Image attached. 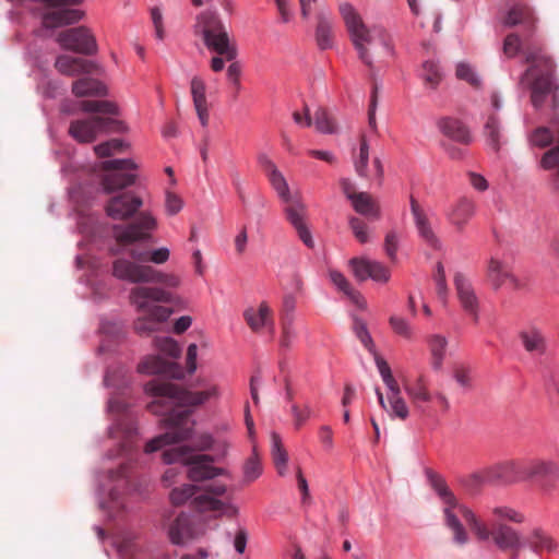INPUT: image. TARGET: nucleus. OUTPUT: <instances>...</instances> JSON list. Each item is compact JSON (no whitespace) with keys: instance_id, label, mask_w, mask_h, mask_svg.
Masks as SVG:
<instances>
[{"instance_id":"46","label":"nucleus","mask_w":559,"mask_h":559,"mask_svg":"<svg viewBox=\"0 0 559 559\" xmlns=\"http://www.w3.org/2000/svg\"><path fill=\"white\" fill-rule=\"evenodd\" d=\"M491 477H489V466L474 472L462 479V485L469 491L478 490L485 484H491Z\"/></svg>"},{"instance_id":"51","label":"nucleus","mask_w":559,"mask_h":559,"mask_svg":"<svg viewBox=\"0 0 559 559\" xmlns=\"http://www.w3.org/2000/svg\"><path fill=\"white\" fill-rule=\"evenodd\" d=\"M492 514L498 520H506L516 524L525 522V516L523 513L509 507H495L492 509Z\"/></svg>"},{"instance_id":"53","label":"nucleus","mask_w":559,"mask_h":559,"mask_svg":"<svg viewBox=\"0 0 559 559\" xmlns=\"http://www.w3.org/2000/svg\"><path fill=\"white\" fill-rule=\"evenodd\" d=\"M241 71L242 70H241V66L239 62H233L227 68L226 75L233 86L231 96H233L234 100H236L238 98L239 92L241 90V83H240Z\"/></svg>"},{"instance_id":"43","label":"nucleus","mask_w":559,"mask_h":559,"mask_svg":"<svg viewBox=\"0 0 559 559\" xmlns=\"http://www.w3.org/2000/svg\"><path fill=\"white\" fill-rule=\"evenodd\" d=\"M420 78L426 87L436 90L442 81V72L433 61H425L421 66Z\"/></svg>"},{"instance_id":"15","label":"nucleus","mask_w":559,"mask_h":559,"mask_svg":"<svg viewBox=\"0 0 559 559\" xmlns=\"http://www.w3.org/2000/svg\"><path fill=\"white\" fill-rule=\"evenodd\" d=\"M284 203V214L287 222L295 228L300 240L309 248H312L314 242L310 230L308 229L305 219L307 209L298 194L288 198Z\"/></svg>"},{"instance_id":"20","label":"nucleus","mask_w":559,"mask_h":559,"mask_svg":"<svg viewBox=\"0 0 559 559\" xmlns=\"http://www.w3.org/2000/svg\"><path fill=\"white\" fill-rule=\"evenodd\" d=\"M476 202L467 197L459 198L448 210L447 218L456 231L462 233L476 213Z\"/></svg>"},{"instance_id":"55","label":"nucleus","mask_w":559,"mask_h":559,"mask_svg":"<svg viewBox=\"0 0 559 559\" xmlns=\"http://www.w3.org/2000/svg\"><path fill=\"white\" fill-rule=\"evenodd\" d=\"M523 44L516 33H511L503 40L502 51L507 58H514L522 49Z\"/></svg>"},{"instance_id":"31","label":"nucleus","mask_w":559,"mask_h":559,"mask_svg":"<svg viewBox=\"0 0 559 559\" xmlns=\"http://www.w3.org/2000/svg\"><path fill=\"white\" fill-rule=\"evenodd\" d=\"M504 26L514 27L516 25L524 26L527 31L535 27L536 17L533 10L523 3L513 4L502 19Z\"/></svg>"},{"instance_id":"35","label":"nucleus","mask_w":559,"mask_h":559,"mask_svg":"<svg viewBox=\"0 0 559 559\" xmlns=\"http://www.w3.org/2000/svg\"><path fill=\"white\" fill-rule=\"evenodd\" d=\"M429 352H430V364L433 370L440 371L443 366L445 357V349L448 346V340L445 336L440 334H432L427 338Z\"/></svg>"},{"instance_id":"29","label":"nucleus","mask_w":559,"mask_h":559,"mask_svg":"<svg viewBox=\"0 0 559 559\" xmlns=\"http://www.w3.org/2000/svg\"><path fill=\"white\" fill-rule=\"evenodd\" d=\"M243 318L253 332H260L263 328H269L274 332V321L272 310L266 302H261L258 308H248L243 312Z\"/></svg>"},{"instance_id":"18","label":"nucleus","mask_w":559,"mask_h":559,"mask_svg":"<svg viewBox=\"0 0 559 559\" xmlns=\"http://www.w3.org/2000/svg\"><path fill=\"white\" fill-rule=\"evenodd\" d=\"M523 545L537 556L555 554L559 549L558 540L542 526L531 528L524 537Z\"/></svg>"},{"instance_id":"26","label":"nucleus","mask_w":559,"mask_h":559,"mask_svg":"<svg viewBox=\"0 0 559 559\" xmlns=\"http://www.w3.org/2000/svg\"><path fill=\"white\" fill-rule=\"evenodd\" d=\"M454 285L463 309L473 317L474 321H477L478 300L471 283L463 274L456 273L454 276Z\"/></svg>"},{"instance_id":"4","label":"nucleus","mask_w":559,"mask_h":559,"mask_svg":"<svg viewBox=\"0 0 559 559\" xmlns=\"http://www.w3.org/2000/svg\"><path fill=\"white\" fill-rule=\"evenodd\" d=\"M129 299L143 316L134 322V330L140 335L150 334L157 330L158 325L166 321L171 311L163 306L151 305L154 302H170L171 294L160 287L135 286L130 290Z\"/></svg>"},{"instance_id":"60","label":"nucleus","mask_w":559,"mask_h":559,"mask_svg":"<svg viewBox=\"0 0 559 559\" xmlns=\"http://www.w3.org/2000/svg\"><path fill=\"white\" fill-rule=\"evenodd\" d=\"M433 280L436 283V289H437L438 297L442 301H445L447 295H448V286H447L444 267L441 262H438L436 265V273L433 275Z\"/></svg>"},{"instance_id":"34","label":"nucleus","mask_w":559,"mask_h":559,"mask_svg":"<svg viewBox=\"0 0 559 559\" xmlns=\"http://www.w3.org/2000/svg\"><path fill=\"white\" fill-rule=\"evenodd\" d=\"M404 389L416 408L420 409L424 403H429L432 400V394L423 376L414 382H406Z\"/></svg>"},{"instance_id":"8","label":"nucleus","mask_w":559,"mask_h":559,"mask_svg":"<svg viewBox=\"0 0 559 559\" xmlns=\"http://www.w3.org/2000/svg\"><path fill=\"white\" fill-rule=\"evenodd\" d=\"M112 274L131 283H155L166 287H178L180 278L175 274H168L154 269L148 264H141L127 259H117L112 264Z\"/></svg>"},{"instance_id":"33","label":"nucleus","mask_w":559,"mask_h":559,"mask_svg":"<svg viewBox=\"0 0 559 559\" xmlns=\"http://www.w3.org/2000/svg\"><path fill=\"white\" fill-rule=\"evenodd\" d=\"M191 96L198 118L203 127L209 123V108L206 100V86L200 76H193L190 82Z\"/></svg>"},{"instance_id":"59","label":"nucleus","mask_w":559,"mask_h":559,"mask_svg":"<svg viewBox=\"0 0 559 559\" xmlns=\"http://www.w3.org/2000/svg\"><path fill=\"white\" fill-rule=\"evenodd\" d=\"M155 346L162 353L173 357L178 358L180 356L181 349L178 343L170 337H162L155 340Z\"/></svg>"},{"instance_id":"50","label":"nucleus","mask_w":559,"mask_h":559,"mask_svg":"<svg viewBox=\"0 0 559 559\" xmlns=\"http://www.w3.org/2000/svg\"><path fill=\"white\" fill-rule=\"evenodd\" d=\"M368 160H369V145L367 143L366 136L361 135L359 155L357 158H355V162H354L356 173L360 177L368 176V174H367Z\"/></svg>"},{"instance_id":"24","label":"nucleus","mask_w":559,"mask_h":559,"mask_svg":"<svg viewBox=\"0 0 559 559\" xmlns=\"http://www.w3.org/2000/svg\"><path fill=\"white\" fill-rule=\"evenodd\" d=\"M138 370L146 374H166L174 379H182V368L177 362L167 361L159 356H147L142 360Z\"/></svg>"},{"instance_id":"22","label":"nucleus","mask_w":559,"mask_h":559,"mask_svg":"<svg viewBox=\"0 0 559 559\" xmlns=\"http://www.w3.org/2000/svg\"><path fill=\"white\" fill-rule=\"evenodd\" d=\"M539 478L546 483L559 478V466L551 460L532 459L524 461V480Z\"/></svg>"},{"instance_id":"13","label":"nucleus","mask_w":559,"mask_h":559,"mask_svg":"<svg viewBox=\"0 0 559 559\" xmlns=\"http://www.w3.org/2000/svg\"><path fill=\"white\" fill-rule=\"evenodd\" d=\"M227 487L224 484H211L205 488L204 493L199 495L191 500V504L200 512L213 511L228 518H234L238 513L237 507H235L229 500L222 501L217 499V497L225 495Z\"/></svg>"},{"instance_id":"56","label":"nucleus","mask_w":559,"mask_h":559,"mask_svg":"<svg viewBox=\"0 0 559 559\" xmlns=\"http://www.w3.org/2000/svg\"><path fill=\"white\" fill-rule=\"evenodd\" d=\"M372 354L374 355L376 365L378 367L380 376H381L383 382L385 383V385L388 386V389L395 388V385H397L399 383L395 380V378L393 377L391 368L388 365V362L382 357H380L376 353V350Z\"/></svg>"},{"instance_id":"47","label":"nucleus","mask_w":559,"mask_h":559,"mask_svg":"<svg viewBox=\"0 0 559 559\" xmlns=\"http://www.w3.org/2000/svg\"><path fill=\"white\" fill-rule=\"evenodd\" d=\"M128 467L124 463H121L119 468L117 471H109L108 478L110 481L117 483L116 486L109 489V495L112 500L118 499L119 490L124 488L129 480H128Z\"/></svg>"},{"instance_id":"57","label":"nucleus","mask_w":559,"mask_h":559,"mask_svg":"<svg viewBox=\"0 0 559 559\" xmlns=\"http://www.w3.org/2000/svg\"><path fill=\"white\" fill-rule=\"evenodd\" d=\"M197 489L198 488L194 485H183L180 488H175L170 492V501L175 506L183 504L195 495Z\"/></svg>"},{"instance_id":"42","label":"nucleus","mask_w":559,"mask_h":559,"mask_svg":"<svg viewBox=\"0 0 559 559\" xmlns=\"http://www.w3.org/2000/svg\"><path fill=\"white\" fill-rule=\"evenodd\" d=\"M352 204L355 211L361 215L374 218L379 217V209L371 195L367 192H359V194L355 195L352 200Z\"/></svg>"},{"instance_id":"16","label":"nucleus","mask_w":559,"mask_h":559,"mask_svg":"<svg viewBox=\"0 0 559 559\" xmlns=\"http://www.w3.org/2000/svg\"><path fill=\"white\" fill-rule=\"evenodd\" d=\"M143 205L140 195L132 191H121L112 195L106 203L107 215L112 219L127 221Z\"/></svg>"},{"instance_id":"27","label":"nucleus","mask_w":559,"mask_h":559,"mask_svg":"<svg viewBox=\"0 0 559 559\" xmlns=\"http://www.w3.org/2000/svg\"><path fill=\"white\" fill-rule=\"evenodd\" d=\"M334 20L331 13L319 12L317 14V25L314 39L320 50H328L334 46Z\"/></svg>"},{"instance_id":"30","label":"nucleus","mask_w":559,"mask_h":559,"mask_svg":"<svg viewBox=\"0 0 559 559\" xmlns=\"http://www.w3.org/2000/svg\"><path fill=\"white\" fill-rule=\"evenodd\" d=\"M376 394L379 401L380 406L385 409L390 416L397 417L401 420H405L408 417L409 411L406 405L405 400L401 396L400 385H395V388H390L388 393V401L390 407L388 408L384 397L380 389H376Z\"/></svg>"},{"instance_id":"45","label":"nucleus","mask_w":559,"mask_h":559,"mask_svg":"<svg viewBox=\"0 0 559 559\" xmlns=\"http://www.w3.org/2000/svg\"><path fill=\"white\" fill-rule=\"evenodd\" d=\"M81 108L86 112H97L108 116L119 115L118 106L109 100H83L81 103Z\"/></svg>"},{"instance_id":"11","label":"nucleus","mask_w":559,"mask_h":559,"mask_svg":"<svg viewBox=\"0 0 559 559\" xmlns=\"http://www.w3.org/2000/svg\"><path fill=\"white\" fill-rule=\"evenodd\" d=\"M124 129L120 120L94 116L71 122L69 132L79 142L88 143L94 141L99 132H122Z\"/></svg>"},{"instance_id":"49","label":"nucleus","mask_w":559,"mask_h":559,"mask_svg":"<svg viewBox=\"0 0 559 559\" xmlns=\"http://www.w3.org/2000/svg\"><path fill=\"white\" fill-rule=\"evenodd\" d=\"M452 377L465 391L473 389L472 368L465 364H455L452 369Z\"/></svg>"},{"instance_id":"10","label":"nucleus","mask_w":559,"mask_h":559,"mask_svg":"<svg viewBox=\"0 0 559 559\" xmlns=\"http://www.w3.org/2000/svg\"><path fill=\"white\" fill-rule=\"evenodd\" d=\"M100 168L106 171L102 177V186L105 192L111 193L132 186L136 180V175L129 173L136 168L131 159H111L100 164Z\"/></svg>"},{"instance_id":"19","label":"nucleus","mask_w":559,"mask_h":559,"mask_svg":"<svg viewBox=\"0 0 559 559\" xmlns=\"http://www.w3.org/2000/svg\"><path fill=\"white\" fill-rule=\"evenodd\" d=\"M411 212L414 217L417 233L423 241L430 248L440 250L442 248V243L435 233L428 215L413 197L411 198Z\"/></svg>"},{"instance_id":"58","label":"nucleus","mask_w":559,"mask_h":559,"mask_svg":"<svg viewBox=\"0 0 559 559\" xmlns=\"http://www.w3.org/2000/svg\"><path fill=\"white\" fill-rule=\"evenodd\" d=\"M456 78L463 81H466L468 84H471L474 87H478L480 84V80L478 75L476 74L473 67H471L468 63L461 62L456 66Z\"/></svg>"},{"instance_id":"38","label":"nucleus","mask_w":559,"mask_h":559,"mask_svg":"<svg viewBox=\"0 0 559 559\" xmlns=\"http://www.w3.org/2000/svg\"><path fill=\"white\" fill-rule=\"evenodd\" d=\"M72 92L78 97L103 96L107 91L99 81L91 78L79 79L72 84Z\"/></svg>"},{"instance_id":"37","label":"nucleus","mask_w":559,"mask_h":559,"mask_svg":"<svg viewBox=\"0 0 559 559\" xmlns=\"http://www.w3.org/2000/svg\"><path fill=\"white\" fill-rule=\"evenodd\" d=\"M331 282L343 292L357 307L365 309L366 300L359 292L355 290L346 277L338 271L332 270L329 273Z\"/></svg>"},{"instance_id":"3","label":"nucleus","mask_w":559,"mask_h":559,"mask_svg":"<svg viewBox=\"0 0 559 559\" xmlns=\"http://www.w3.org/2000/svg\"><path fill=\"white\" fill-rule=\"evenodd\" d=\"M523 53L530 67L521 75L520 84L531 91L532 105L539 108L555 88V63L551 57L535 45H526Z\"/></svg>"},{"instance_id":"63","label":"nucleus","mask_w":559,"mask_h":559,"mask_svg":"<svg viewBox=\"0 0 559 559\" xmlns=\"http://www.w3.org/2000/svg\"><path fill=\"white\" fill-rule=\"evenodd\" d=\"M369 271V278L376 282L386 283L390 280V270L378 261L370 260Z\"/></svg>"},{"instance_id":"40","label":"nucleus","mask_w":559,"mask_h":559,"mask_svg":"<svg viewBox=\"0 0 559 559\" xmlns=\"http://www.w3.org/2000/svg\"><path fill=\"white\" fill-rule=\"evenodd\" d=\"M271 453L278 475L284 476L287 471L288 454L283 447L280 435L276 432L271 435Z\"/></svg>"},{"instance_id":"64","label":"nucleus","mask_w":559,"mask_h":559,"mask_svg":"<svg viewBox=\"0 0 559 559\" xmlns=\"http://www.w3.org/2000/svg\"><path fill=\"white\" fill-rule=\"evenodd\" d=\"M552 140L554 134L550 131V129L546 127L537 128L532 135L533 144L539 147L548 146L549 144H551Z\"/></svg>"},{"instance_id":"39","label":"nucleus","mask_w":559,"mask_h":559,"mask_svg":"<svg viewBox=\"0 0 559 559\" xmlns=\"http://www.w3.org/2000/svg\"><path fill=\"white\" fill-rule=\"evenodd\" d=\"M524 348L528 353L543 355L546 352L547 343L544 334L537 329H530L520 333Z\"/></svg>"},{"instance_id":"32","label":"nucleus","mask_w":559,"mask_h":559,"mask_svg":"<svg viewBox=\"0 0 559 559\" xmlns=\"http://www.w3.org/2000/svg\"><path fill=\"white\" fill-rule=\"evenodd\" d=\"M440 132L450 140L467 145L472 141L468 128L459 119L445 117L438 121Z\"/></svg>"},{"instance_id":"5","label":"nucleus","mask_w":559,"mask_h":559,"mask_svg":"<svg viewBox=\"0 0 559 559\" xmlns=\"http://www.w3.org/2000/svg\"><path fill=\"white\" fill-rule=\"evenodd\" d=\"M194 33L202 36L205 47L231 61L237 57V48L231 43L227 28L219 14L206 10L197 16Z\"/></svg>"},{"instance_id":"52","label":"nucleus","mask_w":559,"mask_h":559,"mask_svg":"<svg viewBox=\"0 0 559 559\" xmlns=\"http://www.w3.org/2000/svg\"><path fill=\"white\" fill-rule=\"evenodd\" d=\"M354 332L356 336L359 338V341L362 343V345L370 352H374V344L373 341L367 330L366 323L360 320L359 318L354 319Z\"/></svg>"},{"instance_id":"21","label":"nucleus","mask_w":559,"mask_h":559,"mask_svg":"<svg viewBox=\"0 0 559 559\" xmlns=\"http://www.w3.org/2000/svg\"><path fill=\"white\" fill-rule=\"evenodd\" d=\"M493 483L513 484L524 480V461L508 460L489 466Z\"/></svg>"},{"instance_id":"44","label":"nucleus","mask_w":559,"mask_h":559,"mask_svg":"<svg viewBox=\"0 0 559 559\" xmlns=\"http://www.w3.org/2000/svg\"><path fill=\"white\" fill-rule=\"evenodd\" d=\"M484 134L487 138L489 145L497 152L500 148L501 132L500 121L493 114L489 115L484 127Z\"/></svg>"},{"instance_id":"54","label":"nucleus","mask_w":559,"mask_h":559,"mask_svg":"<svg viewBox=\"0 0 559 559\" xmlns=\"http://www.w3.org/2000/svg\"><path fill=\"white\" fill-rule=\"evenodd\" d=\"M352 271L359 282H364L369 278L370 260L365 258H353L349 260Z\"/></svg>"},{"instance_id":"36","label":"nucleus","mask_w":559,"mask_h":559,"mask_svg":"<svg viewBox=\"0 0 559 559\" xmlns=\"http://www.w3.org/2000/svg\"><path fill=\"white\" fill-rule=\"evenodd\" d=\"M168 535L171 543L176 545H182L189 540L192 536L189 516L183 513L179 514L170 525Z\"/></svg>"},{"instance_id":"48","label":"nucleus","mask_w":559,"mask_h":559,"mask_svg":"<svg viewBox=\"0 0 559 559\" xmlns=\"http://www.w3.org/2000/svg\"><path fill=\"white\" fill-rule=\"evenodd\" d=\"M314 126L321 133L332 134L336 132L335 121L325 108H319L316 110Z\"/></svg>"},{"instance_id":"1","label":"nucleus","mask_w":559,"mask_h":559,"mask_svg":"<svg viewBox=\"0 0 559 559\" xmlns=\"http://www.w3.org/2000/svg\"><path fill=\"white\" fill-rule=\"evenodd\" d=\"M145 392L156 397L147 406L150 412L166 415L164 418L165 432L145 444L146 453L188 440L192 435L194 421L190 418L191 411L182 407L199 406L218 396V388L214 384L203 391L193 392L157 380L147 382Z\"/></svg>"},{"instance_id":"6","label":"nucleus","mask_w":559,"mask_h":559,"mask_svg":"<svg viewBox=\"0 0 559 559\" xmlns=\"http://www.w3.org/2000/svg\"><path fill=\"white\" fill-rule=\"evenodd\" d=\"M461 515L479 542H487L491 538L495 545L503 551L522 548L520 533L512 526L498 523L489 528L487 523L468 507H461Z\"/></svg>"},{"instance_id":"17","label":"nucleus","mask_w":559,"mask_h":559,"mask_svg":"<svg viewBox=\"0 0 559 559\" xmlns=\"http://www.w3.org/2000/svg\"><path fill=\"white\" fill-rule=\"evenodd\" d=\"M486 276L492 288L496 290L504 284L513 290L524 287V283L511 272L510 266L506 262L493 257L488 261Z\"/></svg>"},{"instance_id":"2","label":"nucleus","mask_w":559,"mask_h":559,"mask_svg":"<svg viewBox=\"0 0 559 559\" xmlns=\"http://www.w3.org/2000/svg\"><path fill=\"white\" fill-rule=\"evenodd\" d=\"M338 12L359 60L370 70L373 69L374 58L391 55L389 36L382 28L368 27L358 11L348 2L341 3Z\"/></svg>"},{"instance_id":"9","label":"nucleus","mask_w":559,"mask_h":559,"mask_svg":"<svg viewBox=\"0 0 559 559\" xmlns=\"http://www.w3.org/2000/svg\"><path fill=\"white\" fill-rule=\"evenodd\" d=\"M430 484L435 491L438 493L440 499L442 500L443 507V515L444 523L447 527H449L453 535V540L456 545L463 546L468 543L469 537L467 531L461 523L459 519V514H461V507H466L465 504H460L457 499L453 495V492L449 489L444 479L439 475L432 474L430 476Z\"/></svg>"},{"instance_id":"62","label":"nucleus","mask_w":559,"mask_h":559,"mask_svg":"<svg viewBox=\"0 0 559 559\" xmlns=\"http://www.w3.org/2000/svg\"><path fill=\"white\" fill-rule=\"evenodd\" d=\"M123 142L118 139H112L107 142L100 143L94 147V151L98 157L110 156L114 152L122 151Z\"/></svg>"},{"instance_id":"7","label":"nucleus","mask_w":559,"mask_h":559,"mask_svg":"<svg viewBox=\"0 0 559 559\" xmlns=\"http://www.w3.org/2000/svg\"><path fill=\"white\" fill-rule=\"evenodd\" d=\"M165 463L180 462L187 466L188 478L192 481H205L225 475L226 471L213 465L214 457L209 454H193L189 447H175L163 452Z\"/></svg>"},{"instance_id":"41","label":"nucleus","mask_w":559,"mask_h":559,"mask_svg":"<svg viewBox=\"0 0 559 559\" xmlns=\"http://www.w3.org/2000/svg\"><path fill=\"white\" fill-rule=\"evenodd\" d=\"M130 255L138 262H151L154 264H164L169 260L170 251L166 247L154 249L152 251L131 250Z\"/></svg>"},{"instance_id":"23","label":"nucleus","mask_w":559,"mask_h":559,"mask_svg":"<svg viewBox=\"0 0 559 559\" xmlns=\"http://www.w3.org/2000/svg\"><path fill=\"white\" fill-rule=\"evenodd\" d=\"M258 163L261 166L262 170L264 171L265 176L267 177L272 188L276 191L281 201H285L294 195L289 190L285 177L267 155H259Z\"/></svg>"},{"instance_id":"12","label":"nucleus","mask_w":559,"mask_h":559,"mask_svg":"<svg viewBox=\"0 0 559 559\" xmlns=\"http://www.w3.org/2000/svg\"><path fill=\"white\" fill-rule=\"evenodd\" d=\"M157 227V221L148 212H141L126 226H115L114 237L119 245L127 246L151 238V233Z\"/></svg>"},{"instance_id":"14","label":"nucleus","mask_w":559,"mask_h":559,"mask_svg":"<svg viewBox=\"0 0 559 559\" xmlns=\"http://www.w3.org/2000/svg\"><path fill=\"white\" fill-rule=\"evenodd\" d=\"M58 44L66 50L82 55H94L97 51L96 39L85 26L62 31L57 36Z\"/></svg>"},{"instance_id":"28","label":"nucleus","mask_w":559,"mask_h":559,"mask_svg":"<svg viewBox=\"0 0 559 559\" xmlns=\"http://www.w3.org/2000/svg\"><path fill=\"white\" fill-rule=\"evenodd\" d=\"M58 7L59 9L46 12L43 15V26L46 28H57L74 24L82 20L84 13L78 9Z\"/></svg>"},{"instance_id":"25","label":"nucleus","mask_w":559,"mask_h":559,"mask_svg":"<svg viewBox=\"0 0 559 559\" xmlns=\"http://www.w3.org/2000/svg\"><path fill=\"white\" fill-rule=\"evenodd\" d=\"M56 69L63 75L75 76L83 73H97L98 66L91 61L79 57L61 55L56 59Z\"/></svg>"},{"instance_id":"61","label":"nucleus","mask_w":559,"mask_h":559,"mask_svg":"<svg viewBox=\"0 0 559 559\" xmlns=\"http://www.w3.org/2000/svg\"><path fill=\"white\" fill-rule=\"evenodd\" d=\"M262 473V466L258 457L251 456L243 466V477L246 483L255 480Z\"/></svg>"}]
</instances>
